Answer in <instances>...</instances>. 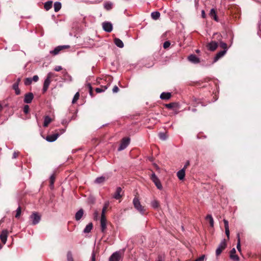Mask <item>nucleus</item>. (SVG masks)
Returning a JSON list of instances; mask_svg holds the SVG:
<instances>
[{"mask_svg":"<svg viewBox=\"0 0 261 261\" xmlns=\"http://www.w3.org/2000/svg\"><path fill=\"white\" fill-rule=\"evenodd\" d=\"M114 43L117 46L120 48H122L124 46L123 42L119 38H115Z\"/></svg>","mask_w":261,"mask_h":261,"instance_id":"nucleus-24","label":"nucleus"},{"mask_svg":"<svg viewBox=\"0 0 261 261\" xmlns=\"http://www.w3.org/2000/svg\"><path fill=\"white\" fill-rule=\"evenodd\" d=\"M107 178H106L105 176H100V177H97L95 179V181L97 184H101V183H102V182H105Z\"/></svg>","mask_w":261,"mask_h":261,"instance_id":"nucleus-28","label":"nucleus"},{"mask_svg":"<svg viewBox=\"0 0 261 261\" xmlns=\"http://www.w3.org/2000/svg\"><path fill=\"white\" fill-rule=\"evenodd\" d=\"M59 136V134L58 133H56V134H52V135H48V136H46V140L48 142H52L56 141Z\"/></svg>","mask_w":261,"mask_h":261,"instance_id":"nucleus-14","label":"nucleus"},{"mask_svg":"<svg viewBox=\"0 0 261 261\" xmlns=\"http://www.w3.org/2000/svg\"><path fill=\"white\" fill-rule=\"evenodd\" d=\"M61 8V4L60 2H56L54 4V10L55 12L59 11Z\"/></svg>","mask_w":261,"mask_h":261,"instance_id":"nucleus-33","label":"nucleus"},{"mask_svg":"<svg viewBox=\"0 0 261 261\" xmlns=\"http://www.w3.org/2000/svg\"><path fill=\"white\" fill-rule=\"evenodd\" d=\"M196 52L197 53H199L200 52V50H198V49H197V50H196Z\"/></svg>","mask_w":261,"mask_h":261,"instance_id":"nucleus-60","label":"nucleus"},{"mask_svg":"<svg viewBox=\"0 0 261 261\" xmlns=\"http://www.w3.org/2000/svg\"><path fill=\"white\" fill-rule=\"evenodd\" d=\"M53 5L52 1H48L44 4V8L46 10H49L51 7Z\"/></svg>","mask_w":261,"mask_h":261,"instance_id":"nucleus-31","label":"nucleus"},{"mask_svg":"<svg viewBox=\"0 0 261 261\" xmlns=\"http://www.w3.org/2000/svg\"><path fill=\"white\" fill-rule=\"evenodd\" d=\"M177 176L180 180L183 179L185 176V169H182L178 171L177 173Z\"/></svg>","mask_w":261,"mask_h":261,"instance_id":"nucleus-21","label":"nucleus"},{"mask_svg":"<svg viewBox=\"0 0 261 261\" xmlns=\"http://www.w3.org/2000/svg\"><path fill=\"white\" fill-rule=\"evenodd\" d=\"M223 222L224 223L225 228H229L228 221L226 219H224Z\"/></svg>","mask_w":261,"mask_h":261,"instance_id":"nucleus-49","label":"nucleus"},{"mask_svg":"<svg viewBox=\"0 0 261 261\" xmlns=\"http://www.w3.org/2000/svg\"><path fill=\"white\" fill-rule=\"evenodd\" d=\"M205 256L204 255L200 256L199 258L196 259L194 261H204Z\"/></svg>","mask_w":261,"mask_h":261,"instance_id":"nucleus-51","label":"nucleus"},{"mask_svg":"<svg viewBox=\"0 0 261 261\" xmlns=\"http://www.w3.org/2000/svg\"><path fill=\"white\" fill-rule=\"evenodd\" d=\"M103 29L107 32H111L112 31L113 27L111 23L109 22H104L102 23Z\"/></svg>","mask_w":261,"mask_h":261,"instance_id":"nucleus-11","label":"nucleus"},{"mask_svg":"<svg viewBox=\"0 0 261 261\" xmlns=\"http://www.w3.org/2000/svg\"><path fill=\"white\" fill-rule=\"evenodd\" d=\"M32 82V80L31 78H27L24 80V84L25 85H30Z\"/></svg>","mask_w":261,"mask_h":261,"instance_id":"nucleus-42","label":"nucleus"},{"mask_svg":"<svg viewBox=\"0 0 261 261\" xmlns=\"http://www.w3.org/2000/svg\"><path fill=\"white\" fill-rule=\"evenodd\" d=\"M30 219L32 221V224L36 225L40 222L41 216L37 212H34L30 216Z\"/></svg>","mask_w":261,"mask_h":261,"instance_id":"nucleus-4","label":"nucleus"},{"mask_svg":"<svg viewBox=\"0 0 261 261\" xmlns=\"http://www.w3.org/2000/svg\"><path fill=\"white\" fill-rule=\"evenodd\" d=\"M189 164H190V163L189 161H188L182 169H185V170L187 168V167L189 165Z\"/></svg>","mask_w":261,"mask_h":261,"instance_id":"nucleus-57","label":"nucleus"},{"mask_svg":"<svg viewBox=\"0 0 261 261\" xmlns=\"http://www.w3.org/2000/svg\"><path fill=\"white\" fill-rule=\"evenodd\" d=\"M202 17L203 18L205 17V13H204V11L203 10L202 11Z\"/></svg>","mask_w":261,"mask_h":261,"instance_id":"nucleus-59","label":"nucleus"},{"mask_svg":"<svg viewBox=\"0 0 261 261\" xmlns=\"http://www.w3.org/2000/svg\"><path fill=\"white\" fill-rule=\"evenodd\" d=\"M188 59L190 61L194 63H197L200 62L199 58H198L195 55H191L189 56Z\"/></svg>","mask_w":261,"mask_h":261,"instance_id":"nucleus-18","label":"nucleus"},{"mask_svg":"<svg viewBox=\"0 0 261 261\" xmlns=\"http://www.w3.org/2000/svg\"><path fill=\"white\" fill-rule=\"evenodd\" d=\"M69 47H70L69 45L58 46L56 47L54 50L50 51V53L51 55L55 56V55H58L61 50H62L64 49L69 48Z\"/></svg>","mask_w":261,"mask_h":261,"instance_id":"nucleus-6","label":"nucleus"},{"mask_svg":"<svg viewBox=\"0 0 261 261\" xmlns=\"http://www.w3.org/2000/svg\"><path fill=\"white\" fill-rule=\"evenodd\" d=\"M218 47V43L215 41H211L207 45V47L211 51H214Z\"/></svg>","mask_w":261,"mask_h":261,"instance_id":"nucleus-15","label":"nucleus"},{"mask_svg":"<svg viewBox=\"0 0 261 261\" xmlns=\"http://www.w3.org/2000/svg\"><path fill=\"white\" fill-rule=\"evenodd\" d=\"M220 46L221 48L224 49L223 50H226V51H227V45L226 43L223 42H221L220 43Z\"/></svg>","mask_w":261,"mask_h":261,"instance_id":"nucleus-41","label":"nucleus"},{"mask_svg":"<svg viewBox=\"0 0 261 261\" xmlns=\"http://www.w3.org/2000/svg\"><path fill=\"white\" fill-rule=\"evenodd\" d=\"M230 258L233 261H239V257L236 254V250L235 248H233L231 250V251L230 252Z\"/></svg>","mask_w":261,"mask_h":261,"instance_id":"nucleus-13","label":"nucleus"},{"mask_svg":"<svg viewBox=\"0 0 261 261\" xmlns=\"http://www.w3.org/2000/svg\"><path fill=\"white\" fill-rule=\"evenodd\" d=\"M108 88V86H102L101 88H96L95 89V91L97 93H100L102 92H104Z\"/></svg>","mask_w":261,"mask_h":261,"instance_id":"nucleus-34","label":"nucleus"},{"mask_svg":"<svg viewBox=\"0 0 261 261\" xmlns=\"http://www.w3.org/2000/svg\"><path fill=\"white\" fill-rule=\"evenodd\" d=\"M16 215H15V218H19L20 215H21V207L20 206H19L16 211Z\"/></svg>","mask_w":261,"mask_h":261,"instance_id":"nucleus-39","label":"nucleus"},{"mask_svg":"<svg viewBox=\"0 0 261 261\" xmlns=\"http://www.w3.org/2000/svg\"><path fill=\"white\" fill-rule=\"evenodd\" d=\"M33 98L34 95L32 93H28L24 95V102L26 103H30L32 102Z\"/></svg>","mask_w":261,"mask_h":261,"instance_id":"nucleus-12","label":"nucleus"},{"mask_svg":"<svg viewBox=\"0 0 261 261\" xmlns=\"http://www.w3.org/2000/svg\"><path fill=\"white\" fill-rule=\"evenodd\" d=\"M122 192V189L120 187H117L116 190V192L113 195V198L116 199H120L122 195L121 194Z\"/></svg>","mask_w":261,"mask_h":261,"instance_id":"nucleus-16","label":"nucleus"},{"mask_svg":"<svg viewBox=\"0 0 261 261\" xmlns=\"http://www.w3.org/2000/svg\"><path fill=\"white\" fill-rule=\"evenodd\" d=\"M171 97V94L170 92H163L161 95L160 98L162 99H169Z\"/></svg>","mask_w":261,"mask_h":261,"instance_id":"nucleus-19","label":"nucleus"},{"mask_svg":"<svg viewBox=\"0 0 261 261\" xmlns=\"http://www.w3.org/2000/svg\"><path fill=\"white\" fill-rule=\"evenodd\" d=\"M104 8L107 10H110L112 8V4L110 2H107L104 4Z\"/></svg>","mask_w":261,"mask_h":261,"instance_id":"nucleus-37","label":"nucleus"},{"mask_svg":"<svg viewBox=\"0 0 261 261\" xmlns=\"http://www.w3.org/2000/svg\"><path fill=\"white\" fill-rule=\"evenodd\" d=\"M51 122V119L48 116L44 117L43 122V126L46 127L48 126V124Z\"/></svg>","mask_w":261,"mask_h":261,"instance_id":"nucleus-25","label":"nucleus"},{"mask_svg":"<svg viewBox=\"0 0 261 261\" xmlns=\"http://www.w3.org/2000/svg\"><path fill=\"white\" fill-rule=\"evenodd\" d=\"M237 248L239 252H241V239L240 237V234H237Z\"/></svg>","mask_w":261,"mask_h":261,"instance_id":"nucleus-27","label":"nucleus"},{"mask_svg":"<svg viewBox=\"0 0 261 261\" xmlns=\"http://www.w3.org/2000/svg\"><path fill=\"white\" fill-rule=\"evenodd\" d=\"M209 14L211 18H213L215 21H218V18L216 14V12L214 9H212L211 10Z\"/></svg>","mask_w":261,"mask_h":261,"instance_id":"nucleus-22","label":"nucleus"},{"mask_svg":"<svg viewBox=\"0 0 261 261\" xmlns=\"http://www.w3.org/2000/svg\"><path fill=\"white\" fill-rule=\"evenodd\" d=\"M159 137H160V138L161 140H165L167 138V136H166L165 134L163 133H160L159 134Z\"/></svg>","mask_w":261,"mask_h":261,"instance_id":"nucleus-47","label":"nucleus"},{"mask_svg":"<svg viewBox=\"0 0 261 261\" xmlns=\"http://www.w3.org/2000/svg\"><path fill=\"white\" fill-rule=\"evenodd\" d=\"M53 73L52 72H49L45 79L44 84L43 87L42 89V91L43 93H45L48 89V87L51 83V78L53 76Z\"/></svg>","mask_w":261,"mask_h":261,"instance_id":"nucleus-2","label":"nucleus"},{"mask_svg":"<svg viewBox=\"0 0 261 261\" xmlns=\"http://www.w3.org/2000/svg\"><path fill=\"white\" fill-rule=\"evenodd\" d=\"M87 86L89 88L90 95H91V97H93V93L92 87L91 85L90 84H88Z\"/></svg>","mask_w":261,"mask_h":261,"instance_id":"nucleus-45","label":"nucleus"},{"mask_svg":"<svg viewBox=\"0 0 261 261\" xmlns=\"http://www.w3.org/2000/svg\"><path fill=\"white\" fill-rule=\"evenodd\" d=\"M100 227L101 231L103 233L105 232L107 229V220L105 216H101Z\"/></svg>","mask_w":261,"mask_h":261,"instance_id":"nucleus-8","label":"nucleus"},{"mask_svg":"<svg viewBox=\"0 0 261 261\" xmlns=\"http://www.w3.org/2000/svg\"><path fill=\"white\" fill-rule=\"evenodd\" d=\"M133 204L135 208L139 211L141 214H144L145 213V208L143 206L140 201L138 197H135L133 199Z\"/></svg>","mask_w":261,"mask_h":261,"instance_id":"nucleus-1","label":"nucleus"},{"mask_svg":"<svg viewBox=\"0 0 261 261\" xmlns=\"http://www.w3.org/2000/svg\"><path fill=\"white\" fill-rule=\"evenodd\" d=\"M62 69V68L60 66H57L55 68V70L56 71H59Z\"/></svg>","mask_w":261,"mask_h":261,"instance_id":"nucleus-53","label":"nucleus"},{"mask_svg":"<svg viewBox=\"0 0 261 261\" xmlns=\"http://www.w3.org/2000/svg\"><path fill=\"white\" fill-rule=\"evenodd\" d=\"M206 219L209 221L210 226L213 227L214 226V222L212 216L211 215H207L206 217Z\"/></svg>","mask_w":261,"mask_h":261,"instance_id":"nucleus-29","label":"nucleus"},{"mask_svg":"<svg viewBox=\"0 0 261 261\" xmlns=\"http://www.w3.org/2000/svg\"><path fill=\"white\" fill-rule=\"evenodd\" d=\"M130 139L129 138H124L122 139L120 146L118 150L121 151L124 149L129 144Z\"/></svg>","mask_w":261,"mask_h":261,"instance_id":"nucleus-7","label":"nucleus"},{"mask_svg":"<svg viewBox=\"0 0 261 261\" xmlns=\"http://www.w3.org/2000/svg\"><path fill=\"white\" fill-rule=\"evenodd\" d=\"M225 230L226 235L227 236V238L229 239V228H225Z\"/></svg>","mask_w":261,"mask_h":261,"instance_id":"nucleus-52","label":"nucleus"},{"mask_svg":"<svg viewBox=\"0 0 261 261\" xmlns=\"http://www.w3.org/2000/svg\"><path fill=\"white\" fill-rule=\"evenodd\" d=\"M109 202H107L105 203V205L102 210L101 216H105V212L109 206Z\"/></svg>","mask_w":261,"mask_h":261,"instance_id":"nucleus-35","label":"nucleus"},{"mask_svg":"<svg viewBox=\"0 0 261 261\" xmlns=\"http://www.w3.org/2000/svg\"><path fill=\"white\" fill-rule=\"evenodd\" d=\"M67 261H73L72 253L71 251H68L67 254Z\"/></svg>","mask_w":261,"mask_h":261,"instance_id":"nucleus-40","label":"nucleus"},{"mask_svg":"<svg viewBox=\"0 0 261 261\" xmlns=\"http://www.w3.org/2000/svg\"><path fill=\"white\" fill-rule=\"evenodd\" d=\"M120 258V254L119 252L114 253L110 257L109 261H119Z\"/></svg>","mask_w":261,"mask_h":261,"instance_id":"nucleus-17","label":"nucleus"},{"mask_svg":"<svg viewBox=\"0 0 261 261\" xmlns=\"http://www.w3.org/2000/svg\"><path fill=\"white\" fill-rule=\"evenodd\" d=\"M20 81V78L17 79L16 82L12 86V88L15 91L16 95H19L20 94V90L18 87Z\"/></svg>","mask_w":261,"mask_h":261,"instance_id":"nucleus-10","label":"nucleus"},{"mask_svg":"<svg viewBox=\"0 0 261 261\" xmlns=\"http://www.w3.org/2000/svg\"><path fill=\"white\" fill-rule=\"evenodd\" d=\"M151 179L159 190H162L163 186L160 181V180L156 176L154 173H152L151 175Z\"/></svg>","mask_w":261,"mask_h":261,"instance_id":"nucleus-3","label":"nucleus"},{"mask_svg":"<svg viewBox=\"0 0 261 261\" xmlns=\"http://www.w3.org/2000/svg\"><path fill=\"white\" fill-rule=\"evenodd\" d=\"M8 236V231L7 229L3 230L0 234V239L3 244H6Z\"/></svg>","mask_w":261,"mask_h":261,"instance_id":"nucleus-9","label":"nucleus"},{"mask_svg":"<svg viewBox=\"0 0 261 261\" xmlns=\"http://www.w3.org/2000/svg\"><path fill=\"white\" fill-rule=\"evenodd\" d=\"M55 177L54 175H52L50 177V185L51 187H53L54 181H55Z\"/></svg>","mask_w":261,"mask_h":261,"instance_id":"nucleus-43","label":"nucleus"},{"mask_svg":"<svg viewBox=\"0 0 261 261\" xmlns=\"http://www.w3.org/2000/svg\"><path fill=\"white\" fill-rule=\"evenodd\" d=\"M93 228V224L92 223H89L84 229V232L87 233H89Z\"/></svg>","mask_w":261,"mask_h":261,"instance_id":"nucleus-26","label":"nucleus"},{"mask_svg":"<svg viewBox=\"0 0 261 261\" xmlns=\"http://www.w3.org/2000/svg\"><path fill=\"white\" fill-rule=\"evenodd\" d=\"M226 247V243L225 240H223L221 241V242L219 245L218 248H217L216 250V254L218 256L221 252L224 250L225 248Z\"/></svg>","mask_w":261,"mask_h":261,"instance_id":"nucleus-5","label":"nucleus"},{"mask_svg":"<svg viewBox=\"0 0 261 261\" xmlns=\"http://www.w3.org/2000/svg\"><path fill=\"white\" fill-rule=\"evenodd\" d=\"M98 215H99V213H98V211H95L93 214L94 219L95 220H97L98 218Z\"/></svg>","mask_w":261,"mask_h":261,"instance_id":"nucleus-48","label":"nucleus"},{"mask_svg":"<svg viewBox=\"0 0 261 261\" xmlns=\"http://www.w3.org/2000/svg\"><path fill=\"white\" fill-rule=\"evenodd\" d=\"M112 90L113 93H117L119 91V88L117 86H115Z\"/></svg>","mask_w":261,"mask_h":261,"instance_id":"nucleus-50","label":"nucleus"},{"mask_svg":"<svg viewBox=\"0 0 261 261\" xmlns=\"http://www.w3.org/2000/svg\"><path fill=\"white\" fill-rule=\"evenodd\" d=\"M39 77L38 75H34L33 78L32 79V81L34 82H37L38 81Z\"/></svg>","mask_w":261,"mask_h":261,"instance_id":"nucleus-54","label":"nucleus"},{"mask_svg":"<svg viewBox=\"0 0 261 261\" xmlns=\"http://www.w3.org/2000/svg\"><path fill=\"white\" fill-rule=\"evenodd\" d=\"M83 214H84V211L83 210V209H80L79 211H77L76 212V213L75 214V216L76 220H77V221L80 220L82 218V217L83 215Z\"/></svg>","mask_w":261,"mask_h":261,"instance_id":"nucleus-23","label":"nucleus"},{"mask_svg":"<svg viewBox=\"0 0 261 261\" xmlns=\"http://www.w3.org/2000/svg\"><path fill=\"white\" fill-rule=\"evenodd\" d=\"M92 261H95V254L94 252L92 254Z\"/></svg>","mask_w":261,"mask_h":261,"instance_id":"nucleus-56","label":"nucleus"},{"mask_svg":"<svg viewBox=\"0 0 261 261\" xmlns=\"http://www.w3.org/2000/svg\"><path fill=\"white\" fill-rule=\"evenodd\" d=\"M155 261H162V257L161 256H159L158 259Z\"/></svg>","mask_w":261,"mask_h":261,"instance_id":"nucleus-58","label":"nucleus"},{"mask_svg":"<svg viewBox=\"0 0 261 261\" xmlns=\"http://www.w3.org/2000/svg\"><path fill=\"white\" fill-rule=\"evenodd\" d=\"M79 97H80V93H79V92H76L73 98L72 103L73 104L76 103V101H77V100L79 99Z\"/></svg>","mask_w":261,"mask_h":261,"instance_id":"nucleus-36","label":"nucleus"},{"mask_svg":"<svg viewBox=\"0 0 261 261\" xmlns=\"http://www.w3.org/2000/svg\"><path fill=\"white\" fill-rule=\"evenodd\" d=\"M170 42L169 41H165L163 44V47L166 49L170 46Z\"/></svg>","mask_w":261,"mask_h":261,"instance_id":"nucleus-44","label":"nucleus"},{"mask_svg":"<svg viewBox=\"0 0 261 261\" xmlns=\"http://www.w3.org/2000/svg\"><path fill=\"white\" fill-rule=\"evenodd\" d=\"M151 205L153 208H157L160 205L159 201L156 199H154L151 202Z\"/></svg>","mask_w":261,"mask_h":261,"instance_id":"nucleus-32","label":"nucleus"},{"mask_svg":"<svg viewBox=\"0 0 261 261\" xmlns=\"http://www.w3.org/2000/svg\"><path fill=\"white\" fill-rule=\"evenodd\" d=\"M151 16L153 19L156 20L159 18L160 13L158 11L153 12L151 13Z\"/></svg>","mask_w":261,"mask_h":261,"instance_id":"nucleus-30","label":"nucleus"},{"mask_svg":"<svg viewBox=\"0 0 261 261\" xmlns=\"http://www.w3.org/2000/svg\"><path fill=\"white\" fill-rule=\"evenodd\" d=\"M226 53V50H222L218 53L214 58V62L217 61L220 58L222 57Z\"/></svg>","mask_w":261,"mask_h":261,"instance_id":"nucleus-20","label":"nucleus"},{"mask_svg":"<svg viewBox=\"0 0 261 261\" xmlns=\"http://www.w3.org/2000/svg\"><path fill=\"white\" fill-rule=\"evenodd\" d=\"M177 106V104L175 102H172L168 104L165 105V107L168 109H171L173 108L176 107Z\"/></svg>","mask_w":261,"mask_h":261,"instance_id":"nucleus-38","label":"nucleus"},{"mask_svg":"<svg viewBox=\"0 0 261 261\" xmlns=\"http://www.w3.org/2000/svg\"><path fill=\"white\" fill-rule=\"evenodd\" d=\"M30 108L28 105H25L23 108V112L25 114H28L29 112Z\"/></svg>","mask_w":261,"mask_h":261,"instance_id":"nucleus-46","label":"nucleus"},{"mask_svg":"<svg viewBox=\"0 0 261 261\" xmlns=\"http://www.w3.org/2000/svg\"><path fill=\"white\" fill-rule=\"evenodd\" d=\"M18 156V152H14L13 154V158L15 159Z\"/></svg>","mask_w":261,"mask_h":261,"instance_id":"nucleus-55","label":"nucleus"}]
</instances>
